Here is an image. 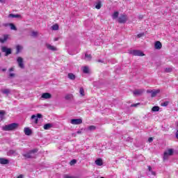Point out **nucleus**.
Listing matches in <instances>:
<instances>
[{"mask_svg": "<svg viewBox=\"0 0 178 178\" xmlns=\"http://www.w3.org/2000/svg\"><path fill=\"white\" fill-rule=\"evenodd\" d=\"M19 127V124L12 123L2 127L3 131H12L16 130Z\"/></svg>", "mask_w": 178, "mask_h": 178, "instance_id": "f257e3e1", "label": "nucleus"}, {"mask_svg": "<svg viewBox=\"0 0 178 178\" xmlns=\"http://www.w3.org/2000/svg\"><path fill=\"white\" fill-rule=\"evenodd\" d=\"M36 152H38V150L34 149L33 150H30L27 153L23 154L22 156H24V158H26V159H31L32 158H35Z\"/></svg>", "mask_w": 178, "mask_h": 178, "instance_id": "f03ea898", "label": "nucleus"}, {"mask_svg": "<svg viewBox=\"0 0 178 178\" xmlns=\"http://www.w3.org/2000/svg\"><path fill=\"white\" fill-rule=\"evenodd\" d=\"M41 118H42V115L40 113H38L36 115H33L31 118L32 123H35V124H37L38 123V119H41Z\"/></svg>", "mask_w": 178, "mask_h": 178, "instance_id": "7ed1b4c3", "label": "nucleus"}, {"mask_svg": "<svg viewBox=\"0 0 178 178\" xmlns=\"http://www.w3.org/2000/svg\"><path fill=\"white\" fill-rule=\"evenodd\" d=\"M129 54H131V55H134V56H144V55H145L140 50H131Z\"/></svg>", "mask_w": 178, "mask_h": 178, "instance_id": "20e7f679", "label": "nucleus"}, {"mask_svg": "<svg viewBox=\"0 0 178 178\" xmlns=\"http://www.w3.org/2000/svg\"><path fill=\"white\" fill-rule=\"evenodd\" d=\"M1 51L5 52V56H8L12 54V49L8 48L6 47H1Z\"/></svg>", "mask_w": 178, "mask_h": 178, "instance_id": "39448f33", "label": "nucleus"}, {"mask_svg": "<svg viewBox=\"0 0 178 178\" xmlns=\"http://www.w3.org/2000/svg\"><path fill=\"white\" fill-rule=\"evenodd\" d=\"M17 62L18 66H19V67H20V69H24V63H23V58L17 57Z\"/></svg>", "mask_w": 178, "mask_h": 178, "instance_id": "423d86ee", "label": "nucleus"}, {"mask_svg": "<svg viewBox=\"0 0 178 178\" xmlns=\"http://www.w3.org/2000/svg\"><path fill=\"white\" fill-rule=\"evenodd\" d=\"M127 22V15H122L118 18V23H126Z\"/></svg>", "mask_w": 178, "mask_h": 178, "instance_id": "0eeeda50", "label": "nucleus"}, {"mask_svg": "<svg viewBox=\"0 0 178 178\" xmlns=\"http://www.w3.org/2000/svg\"><path fill=\"white\" fill-rule=\"evenodd\" d=\"M71 124H81L83 123V120L79 119H72L70 121Z\"/></svg>", "mask_w": 178, "mask_h": 178, "instance_id": "6e6552de", "label": "nucleus"}, {"mask_svg": "<svg viewBox=\"0 0 178 178\" xmlns=\"http://www.w3.org/2000/svg\"><path fill=\"white\" fill-rule=\"evenodd\" d=\"M148 168V176H155L156 175V173L152 170V168L150 165L147 166Z\"/></svg>", "mask_w": 178, "mask_h": 178, "instance_id": "1a4fd4ad", "label": "nucleus"}, {"mask_svg": "<svg viewBox=\"0 0 178 178\" xmlns=\"http://www.w3.org/2000/svg\"><path fill=\"white\" fill-rule=\"evenodd\" d=\"M143 92H144V90L143 89H138L133 92L134 95H135V97L137 95H141V94H143Z\"/></svg>", "mask_w": 178, "mask_h": 178, "instance_id": "9d476101", "label": "nucleus"}, {"mask_svg": "<svg viewBox=\"0 0 178 178\" xmlns=\"http://www.w3.org/2000/svg\"><path fill=\"white\" fill-rule=\"evenodd\" d=\"M52 95H51V93L45 92L42 95V98H44V99H49V98H51Z\"/></svg>", "mask_w": 178, "mask_h": 178, "instance_id": "9b49d317", "label": "nucleus"}, {"mask_svg": "<svg viewBox=\"0 0 178 178\" xmlns=\"http://www.w3.org/2000/svg\"><path fill=\"white\" fill-rule=\"evenodd\" d=\"M0 163L1 165H8V163H9V161L5 158H0Z\"/></svg>", "mask_w": 178, "mask_h": 178, "instance_id": "f8f14e48", "label": "nucleus"}, {"mask_svg": "<svg viewBox=\"0 0 178 178\" xmlns=\"http://www.w3.org/2000/svg\"><path fill=\"white\" fill-rule=\"evenodd\" d=\"M154 48L155 49H161V48H162V43L159 41H156L154 44Z\"/></svg>", "mask_w": 178, "mask_h": 178, "instance_id": "ddd939ff", "label": "nucleus"}, {"mask_svg": "<svg viewBox=\"0 0 178 178\" xmlns=\"http://www.w3.org/2000/svg\"><path fill=\"white\" fill-rule=\"evenodd\" d=\"M24 131L26 136H31L32 131H31V129H30V128L29 127L24 128Z\"/></svg>", "mask_w": 178, "mask_h": 178, "instance_id": "4468645a", "label": "nucleus"}, {"mask_svg": "<svg viewBox=\"0 0 178 178\" xmlns=\"http://www.w3.org/2000/svg\"><path fill=\"white\" fill-rule=\"evenodd\" d=\"M6 114V113L5 112V111H3V110L0 111V122H2V120H3V119H5Z\"/></svg>", "mask_w": 178, "mask_h": 178, "instance_id": "2eb2a0df", "label": "nucleus"}, {"mask_svg": "<svg viewBox=\"0 0 178 178\" xmlns=\"http://www.w3.org/2000/svg\"><path fill=\"white\" fill-rule=\"evenodd\" d=\"M95 163L97 165V166H102L104 165V162L102 161V159H97L95 161Z\"/></svg>", "mask_w": 178, "mask_h": 178, "instance_id": "dca6fc26", "label": "nucleus"}, {"mask_svg": "<svg viewBox=\"0 0 178 178\" xmlns=\"http://www.w3.org/2000/svg\"><path fill=\"white\" fill-rule=\"evenodd\" d=\"M8 17H12L13 19H19V17H22V15H19V14H10L8 15Z\"/></svg>", "mask_w": 178, "mask_h": 178, "instance_id": "f3484780", "label": "nucleus"}, {"mask_svg": "<svg viewBox=\"0 0 178 178\" xmlns=\"http://www.w3.org/2000/svg\"><path fill=\"white\" fill-rule=\"evenodd\" d=\"M47 49H49L50 51H56V47L54 46H52L49 44H46Z\"/></svg>", "mask_w": 178, "mask_h": 178, "instance_id": "a211bd4d", "label": "nucleus"}, {"mask_svg": "<svg viewBox=\"0 0 178 178\" xmlns=\"http://www.w3.org/2000/svg\"><path fill=\"white\" fill-rule=\"evenodd\" d=\"M91 59H92L91 54H88V53H86L84 60H91Z\"/></svg>", "mask_w": 178, "mask_h": 178, "instance_id": "6ab92c4d", "label": "nucleus"}, {"mask_svg": "<svg viewBox=\"0 0 178 178\" xmlns=\"http://www.w3.org/2000/svg\"><path fill=\"white\" fill-rule=\"evenodd\" d=\"M1 92H2V94L8 95L10 94V89H2Z\"/></svg>", "mask_w": 178, "mask_h": 178, "instance_id": "aec40b11", "label": "nucleus"}, {"mask_svg": "<svg viewBox=\"0 0 178 178\" xmlns=\"http://www.w3.org/2000/svg\"><path fill=\"white\" fill-rule=\"evenodd\" d=\"M51 127H52V124H51V123H47V124H44L43 127L44 130H49V129H51Z\"/></svg>", "mask_w": 178, "mask_h": 178, "instance_id": "412c9836", "label": "nucleus"}, {"mask_svg": "<svg viewBox=\"0 0 178 178\" xmlns=\"http://www.w3.org/2000/svg\"><path fill=\"white\" fill-rule=\"evenodd\" d=\"M159 92H160V90H153L152 92V95H151V97H152V98H154V97H156V95L157 94H159Z\"/></svg>", "mask_w": 178, "mask_h": 178, "instance_id": "4be33fe9", "label": "nucleus"}, {"mask_svg": "<svg viewBox=\"0 0 178 178\" xmlns=\"http://www.w3.org/2000/svg\"><path fill=\"white\" fill-rule=\"evenodd\" d=\"M68 79L70 80H75L76 79V75L73 73H69L68 74Z\"/></svg>", "mask_w": 178, "mask_h": 178, "instance_id": "5701e85b", "label": "nucleus"}, {"mask_svg": "<svg viewBox=\"0 0 178 178\" xmlns=\"http://www.w3.org/2000/svg\"><path fill=\"white\" fill-rule=\"evenodd\" d=\"M16 49H17V51H16V54H20V51H22V49H23V47H22L21 45H17L16 47Z\"/></svg>", "mask_w": 178, "mask_h": 178, "instance_id": "b1692460", "label": "nucleus"}, {"mask_svg": "<svg viewBox=\"0 0 178 178\" xmlns=\"http://www.w3.org/2000/svg\"><path fill=\"white\" fill-rule=\"evenodd\" d=\"M8 40V35H5L3 36V38H0V42H1L2 44H3V42H6V41Z\"/></svg>", "mask_w": 178, "mask_h": 178, "instance_id": "393cba45", "label": "nucleus"}, {"mask_svg": "<svg viewBox=\"0 0 178 178\" xmlns=\"http://www.w3.org/2000/svg\"><path fill=\"white\" fill-rule=\"evenodd\" d=\"M83 72L85 74H88L90 72V70L88 69V67L87 66L83 67Z\"/></svg>", "mask_w": 178, "mask_h": 178, "instance_id": "a878e982", "label": "nucleus"}, {"mask_svg": "<svg viewBox=\"0 0 178 178\" xmlns=\"http://www.w3.org/2000/svg\"><path fill=\"white\" fill-rule=\"evenodd\" d=\"M118 17H119V12L118 11L115 12L112 15L113 19H118Z\"/></svg>", "mask_w": 178, "mask_h": 178, "instance_id": "bb28decb", "label": "nucleus"}, {"mask_svg": "<svg viewBox=\"0 0 178 178\" xmlns=\"http://www.w3.org/2000/svg\"><path fill=\"white\" fill-rule=\"evenodd\" d=\"M8 155L10 156V155H17V154L16 153L15 150H10L8 152Z\"/></svg>", "mask_w": 178, "mask_h": 178, "instance_id": "cd10ccee", "label": "nucleus"}, {"mask_svg": "<svg viewBox=\"0 0 178 178\" xmlns=\"http://www.w3.org/2000/svg\"><path fill=\"white\" fill-rule=\"evenodd\" d=\"M95 129H97V127H95L94 125H90L88 127V129L90 130V131H92L95 130Z\"/></svg>", "mask_w": 178, "mask_h": 178, "instance_id": "c85d7f7f", "label": "nucleus"}, {"mask_svg": "<svg viewBox=\"0 0 178 178\" xmlns=\"http://www.w3.org/2000/svg\"><path fill=\"white\" fill-rule=\"evenodd\" d=\"M165 73H171V72H173V68L172 67H167L165 69Z\"/></svg>", "mask_w": 178, "mask_h": 178, "instance_id": "c756f323", "label": "nucleus"}, {"mask_svg": "<svg viewBox=\"0 0 178 178\" xmlns=\"http://www.w3.org/2000/svg\"><path fill=\"white\" fill-rule=\"evenodd\" d=\"M152 112H158V111H159V106H154L152 108Z\"/></svg>", "mask_w": 178, "mask_h": 178, "instance_id": "7c9ffc66", "label": "nucleus"}, {"mask_svg": "<svg viewBox=\"0 0 178 178\" xmlns=\"http://www.w3.org/2000/svg\"><path fill=\"white\" fill-rule=\"evenodd\" d=\"M165 153L169 156L173 155V149H169L167 152H165Z\"/></svg>", "mask_w": 178, "mask_h": 178, "instance_id": "2f4dec72", "label": "nucleus"}, {"mask_svg": "<svg viewBox=\"0 0 178 178\" xmlns=\"http://www.w3.org/2000/svg\"><path fill=\"white\" fill-rule=\"evenodd\" d=\"M51 29H52V30H55V31L58 30L59 26L58 24H54L51 26Z\"/></svg>", "mask_w": 178, "mask_h": 178, "instance_id": "473e14b6", "label": "nucleus"}, {"mask_svg": "<svg viewBox=\"0 0 178 178\" xmlns=\"http://www.w3.org/2000/svg\"><path fill=\"white\" fill-rule=\"evenodd\" d=\"M10 27L11 29V30H15L16 31V30H17V28H16V26H15V24H10Z\"/></svg>", "mask_w": 178, "mask_h": 178, "instance_id": "72a5a7b5", "label": "nucleus"}, {"mask_svg": "<svg viewBox=\"0 0 178 178\" xmlns=\"http://www.w3.org/2000/svg\"><path fill=\"white\" fill-rule=\"evenodd\" d=\"M31 37H37L38 35V32L37 31H32L31 33Z\"/></svg>", "mask_w": 178, "mask_h": 178, "instance_id": "f704fd0d", "label": "nucleus"}, {"mask_svg": "<svg viewBox=\"0 0 178 178\" xmlns=\"http://www.w3.org/2000/svg\"><path fill=\"white\" fill-rule=\"evenodd\" d=\"M73 95H65V99H67V101L72 99Z\"/></svg>", "mask_w": 178, "mask_h": 178, "instance_id": "c9c22d12", "label": "nucleus"}, {"mask_svg": "<svg viewBox=\"0 0 178 178\" xmlns=\"http://www.w3.org/2000/svg\"><path fill=\"white\" fill-rule=\"evenodd\" d=\"M75 163H77V161L76 159H73L70 162V165L71 166H73V165H75Z\"/></svg>", "mask_w": 178, "mask_h": 178, "instance_id": "e433bc0d", "label": "nucleus"}, {"mask_svg": "<svg viewBox=\"0 0 178 178\" xmlns=\"http://www.w3.org/2000/svg\"><path fill=\"white\" fill-rule=\"evenodd\" d=\"M79 92L82 97H84V89L83 88H80Z\"/></svg>", "mask_w": 178, "mask_h": 178, "instance_id": "4c0bfd02", "label": "nucleus"}, {"mask_svg": "<svg viewBox=\"0 0 178 178\" xmlns=\"http://www.w3.org/2000/svg\"><path fill=\"white\" fill-rule=\"evenodd\" d=\"M102 5H101V1H99L96 6H95V8L96 9H99L101 8Z\"/></svg>", "mask_w": 178, "mask_h": 178, "instance_id": "58836bf2", "label": "nucleus"}, {"mask_svg": "<svg viewBox=\"0 0 178 178\" xmlns=\"http://www.w3.org/2000/svg\"><path fill=\"white\" fill-rule=\"evenodd\" d=\"M169 105V102H164L161 103V106H168Z\"/></svg>", "mask_w": 178, "mask_h": 178, "instance_id": "ea45409f", "label": "nucleus"}, {"mask_svg": "<svg viewBox=\"0 0 178 178\" xmlns=\"http://www.w3.org/2000/svg\"><path fill=\"white\" fill-rule=\"evenodd\" d=\"M169 158V154L168 153L164 152L163 159H168Z\"/></svg>", "mask_w": 178, "mask_h": 178, "instance_id": "a19ab883", "label": "nucleus"}, {"mask_svg": "<svg viewBox=\"0 0 178 178\" xmlns=\"http://www.w3.org/2000/svg\"><path fill=\"white\" fill-rule=\"evenodd\" d=\"M64 178H76V177H73V176H70V175H65L64 176Z\"/></svg>", "mask_w": 178, "mask_h": 178, "instance_id": "79ce46f5", "label": "nucleus"}, {"mask_svg": "<svg viewBox=\"0 0 178 178\" xmlns=\"http://www.w3.org/2000/svg\"><path fill=\"white\" fill-rule=\"evenodd\" d=\"M143 35H144V33H139L138 34L137 37L138 38H141V37H143Z\"/></svg>", "mask_w": 178, "mask_h": 178, "instance_id": "37998d69", "label": "nucleus"}, {"mask_svg": "<svg viewBox=\"0 0 178 178\" xmlns=\"http://www.w3.org/2000/svg\"><path fill=\"white\" fill-rule=\"evenodd\" d=\"M152 141H154V138H152V137H150L148 138V142L149 143H152Z\"/></svg>", "mask_w": 178, "mask_h": 178, "instance_id": "c03bdc74", "label": "nucleus"}, {"mask_svg": "<svg viewBox=\"0 0 178 178\" xmlns=\"http://www.w3.org/2000/svg\"><path fill=\"white\" fill-rule=\"evenodd\" d=\"M9 77H15V74L14 73H10L9 74Z\"/></svg>", "mask_w": 178, "mask_h": 178, "instance_id": "a18cd8bd", "label": "nucleus"}, {"mask_svg": "<svg viewBox=\"0 0 178 178\" xmlns=\"http://www.w3.org/2000/svg\"><path fill=\"white\" fill-rule=\"evenodd\" d=\"M10 24L6 23V24H3V26L4 27H8V26H10Z\"/></svg>", "mask_w": 178, "mask_h": 178, "instance_id": "49530a36", "label": "nucleus"}, {"mask_svg": "<svg viewBox=\"0 0 178 178\" xmlns=\"http://www.w3.org/2000/svg\"><path fill=\"white\" fill-rule=\"evenodd\" d=\"M152 91H153V90H147V94H151V95H152Z\"/></svg>", "mask_w": 178, "mask_h": 178, "instance_id": "de8ad7c7", "label": "nucleus"}, {"mask_svg": "<svg viewBox=\"0 0 178 178\" xmlns=\"http://www.w3.org/2000/svg\"><path fill=\"white\" fill-rule=\"evenodd\" d=\"M138 105H140V104H131V106H134V107H136V106H137Z\"/></svg>", "mask_w": 178, "mask_h": 178, "instance_id": "09e8293b", "label": "nucleus"}, {"mask_svg": "<svg viewBox=\"0 0 178 178\" xmlns=\"http://www.w3.org/2000/svg\"><path fill=\"white\" fill-rule=\"evenodd\" d=\"M13 70H15V68L13 67H11L9 69V72H13Z\"/></svg>", "mask_w": 178, "mask_h": 178, "instance_id": "8fccbe9b", "label": "nucleus"}, {"mask_svg": "<svg viewBox=\"0 0 178 178\" xmlns=\"http://www.w3.org/2000/svg\"><path fill=\"white\" fill-rule=\"evenodd\" d=\"M1 3H5L6 0H0Z\"/></svg>", "mask_w": 178, "mask_h": 178, "instance_id": "3c124183", "label": "nucleus"}, {"mask_svg": "<svg viewBox=\"0 0 178 178\" xmlns=\"http://www.w3.org/2000/svg\"><path fill=\"white\" fill-rule=\"evenodd\" d=\"M81 133H82L81 130H79V131H78L76 132L77 134H81Z\"/></svg>", "mask_w": 178, "mask_h": 178, "instance_id": "603ef678", "label": "nucleus"}, {"mask_svg": "<svg viewBox=\"0 0 178 178\" xmlns=\"http://www.w3.org/2000/svg\"><path fill=\"white\" fill-rule=\"evenodd\" d=\"M17 178H23V175H20L18 176Z\"/></svg>", "mask_w": 178, "mask_h": 178, "instance_id": "864d4df0", "label": "nucleus"}, {"mask_svg": "<svg viewBox=\"0 0 178 178\" xmlns=\"http://www.w3.org/2000/svg\"><path fill=\"white\" fill-rule=\"evenodd\" d=\"M176 137H177V138L178 139V130H177V132H176Z\"/></svg>", "mask_w": 178, "mask_h": 178, "instance_id": "5fc2aeb1", "label": "nucleus"}, {"mask_svg": "<svg viewBox=\"0 0 178 178\" xmlns=\"http://www.w3.org/2000/svg\"><path fill=\"white\" fill-rule=\"evenodd\" d=\"M59 40V38H54V41H58Z\"/></svg>", "mask_w": 178, "mask_h": 178, "instance_id": "6e6d98bb", "label": "nucleus"}, {"mask_svg": "<svg viewBox=\"0 0 178 178\" xmlns=\"http://www.w3.org/2000/svg\"><path fill=\"white\" fill-rule=\"evenodd\" d=\"M143 17H144V16L140 15V16L139 17V19H143Z\"/></svg>", "mask_w": 178, "mask_h": 178, "instance_id": "4d7b16f0", "label": "nucleus"}, {"mask_svg": "<svg viewBox=\"0 0 178 178\" xmlns=\"http://www.w3.org/2000/svg\"><path fill=\"white\" fill-rule=\"evenodd\" d=\"M2 72H6V68H3V69L2 70Z\"/></svg>", "mask_w": 178, "mask_h": 178, "instance_id": "13d9d810", "label": "nucleus"}, {"mask_svg": "<svg viewBox=\"0 0 178 178\" xmlns=\"http://www.w3.org/2000/svg\"><path fill=\"white\" fill-rule=\"evenodd\" d=\"M72 136H76V134H73Z\"/></svg>", "mask_w": 178, "mask_h": 178, "instance_id": "bf43d9fd", "label": "nucleus"}, {"mask_svg": "<svg viewBox=\"0 0 178 178\" xmlns=\"http://www.w3.org/2000/svg\"><path fill=\"white\" fill-rule=\"evenodd\" d=\"M98 62H102L101 60H98Z\"/></svg>", "mask_w": 178, "mask_h": 178, "instance_id": "052dcab7", "label": "nucleus"}, {"mask_svg": "<svg viewBox=\"0 0 178 178\" xmlns=\"http://www.w3.org/2000/svg\"><path fill=\"white\" fill-rule=\"evenodd\" d=\"M0 56H1V54H0Z\"/></svg>", "mask_w": 178, "mask_h": 178, "instance_id": "680f3d73", "label": "nucleus"}]
</instances>
